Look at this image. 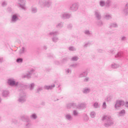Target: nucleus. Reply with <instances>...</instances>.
Here are the masks:
<instances>
[{
	"label": "nucleus",
	"mask_w": 128,
	"mask_h": 128,
	"mask_svg": "<svg viewBox=\"0 0 128 128\" xmlns=\"http://www.w3.org/2000/svg\"><path fill=\"white\" fill-rule=\"evenodd\" d=\"M8 84H9L10 86H16V82L12 80H8Z\"/></svg>",
	"instance_id": "1"
},
{
	"label": "nucleus",
	"mask_w": 128,
	"mask_h": 128,
	"mask_svg": "<svg viewBox=\"0 0 128 128\" xmlns=\"http://www.w3.org/2000/svg\"><path fill=\"white\" fill-rule=\"evenodd\" d=\"M124 104V102L122 101H118L116 104V106H122Z\"/></svg>",
	"instance_id": "2"
},
{
	"label": "nucleus",
	"mask_w": 128,
	"mask_h": 128,
	"mask_svg": "<svg viewBox=\"0 0 128 128\" xmlns=\"http://www.w3.org/2000/svg\"><path fill=\"white\" fill-rule=\"evenodd\" d=\"M17 62H22V58H18L16 60Z\"/></svg>",
	"instance_id": "3"
},
{
	"label": "nucleus",
	"mask_w": 128,
	"mask_h": 128,
	"mask_svg": "<svg viewBox=\"0 0 128 128\" xmlns=\"http://www.w3.org/2000/svg\"><path fill=\"white\" fill-rule=\"evenodd\" d=\"M16 19V15H14L12 16V20H14Z\"/></svg>",
	"instance_id": "4"
},
{
	"label": "nucleus",
	"mask_w": 128,
	"mask_h": 128,
	"mask_svg": "<svg viewBox=\"0 0 128 128\" xmlns=\"http://www.w3.org/2000/svg\"><path fill=\"white\" fill-rule=\"evenodd\" d=\"M72 60H78V58L76 57H74L72 58Z\"/></svg>",
	"instance_id": "5"
},
{
	"label": "nucleus",
	"mask_w": 128,
	"mask_h": 128,
	"mask_svg": "<svg viewBox=\"0 0 128 128\" xmlns=\"http://www.w3.org/2000/svg\"><path fill=\"white\" fill-rule=\"evenodd\" d=\"M98 103H95L94 104V106H95V108H98Z\"/></svg>",
	"instance_id": "6"
},
{
	"label": "nucleus",
	"mask_w": 128,
	"mask_h": 128,
	"mask_svg": "<svg viewBox=\"0 0 128 128\" xmlns=\"http://www.w3.org/2000/svg\"><path fill=\"white\" fill-rule=\"evenodd\" d=\"M104 5V3L103 2H100L101 6H103Z\"/></svg>",
	"instance_id": "7"
},
{
	"label": "nucleus",
	"mask_w": 128,
	"mask_h": 128,
	"mask_svg": "<svg viewBox=\"0 0 128 128\" xmlns=\"http://www.w3.org/2000/svg\"><path fill=\"white\" fill-rule=\"evenodd\" d=\"M32 118H36V114H33V115L32 116Z\"/></svg>",
	"instance_id": "8"
},
{
	"label": "nucleus",
	"mask_w": 128,
	"mask_h": 128,
	"mask_svg": "<svg viewBox=\"0 0 128 128\" xmlns=\"http://www.w3.org/2000/svg\"><path fill=\"white\" fill-rule=\"evenodd\" d=\"M74 116H76V114H78V112L76 111H74Z\"/></svg>",
	"instance_id": "9"
},
{
	"label": "nucleus",
	"mask_w": 128,
	"mask_h": 128,
	"mask_svg": "<svg viewBox=\"0 0 128 128\" xmlns=\"http://www.w3.org/2000/svg\"><path fill=\"white\" fill-rule=\"evenodd\" d=\"M22 51L20 52V54H22V52H24V48H22Z\"/></svg>",
	"instance_id": "10"
},
{
	"label": "nucleus",
	"mask_w": 128,
	"mask_h": 128,
	"mask_svg": "<svg viewBox=\"0 0 128 128\" xmlns=\"http://www.w3.org/2000/svg\"><path fill=\"white\" fill-rule=\"evenodd\" d=\"M125 106H128V102H126V104H125Z\"/></svg>",
	"instance_id": "11"
},
{
	"label": "nucleus",
	"mask_w": 128,
	"mask_h": 128,
	"mask_svg": "<svg viewBox=\"0 0 128 128\" xmlns=\"http://www.w3.org/2000/svg\"><path fill=\"white\" fill-rule=\"evenodd\" d=\"M103 106H104V108H106V102L104 103Z\"/></svg>",
	"instance_id": "12"
},
{
	"label": "nucleus",
	"mask_w": 128,
	"mask_h": 128,
	"mask_svg": "<svg viewBox=\"0 0 128 128\" xmlns=\"http://www.w3.org/2000/svg\"><path fill=\"white\" fill-rule=\"evenodd\" d=\"M122 112H124V110H122Z\"/></svg>",
	"instance_id": "13"
},
{
	"label": "nucleus",
	"mask_w": 128,
	"mask_h": 128,
	"mask_svg": "<svg viewBox=\"0 0 128 128\" xmlns=\"http://www.w3.org/2000/svg\"><path fill=\"white\" fill-rule=\"evenodd\" d=\"M33 86V85H32H32H31V86Z\"/></svg>",
	"instance_id": "14"
}]
</instances>
